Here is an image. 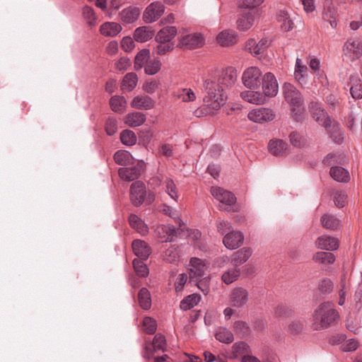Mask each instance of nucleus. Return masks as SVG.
Returning a JSON list of instances; mask_svg holds the SVG:
<instances>
[{"label": "nucleus", "mask_w": 362, "mask_h": 362, "mask_svg": "<svg viewBox=\"0 0 362 362\" xmlns=\"http://www.w3.org/2000/svg\"><path fill=\"white\" fill-rule=\"evenodd\" d=\"M237 79V71L233 66H228L222 71L218 78V83L211 80H206L204 87L207 95L204 98L209 109L218 110L225 104L227 95L224 92L223 86L230 87L235 84Z\"/></svg>", "instance_id": "nucleus-1"}, {"label": "nucleus", "mask_w": 362, "mask_h": 362, "mask_svg": "<svg viewBox=\"0 0 362 362\" xmlns=\"http://www.w3.org/2000/svg\"><path fill=\"white\" fill-rule=\"evenodd\" d=\"M340 320V315L331 301L321 303L313 315V327L315 330L325 329L334 326Z\"/></svg>", "instance_id": "nucleus-2"}, {"label": "nucleus", "mask_w": 362, "mask_h": 362, "mask_svg": "<svg viewBox=\"0 0 362 362\" xmlns=\"http://www.w3.org/2000/svg\"><path fill=\"white\" fill-rule=\"evenodd\" d=\"M177 47L183 50L202 48L205 45V37L201 33L182 35L178 37Z\"/></svg>", "instance_id": "nucleus-3"}, {"label": "nucleus", "mask_w": 362, "mask_h": 362, "mask_svg": "<svg viewBox=\"0 0 362 362\" xmlns=\"http://www.w3.org/2000/svg\"><path fill=\"white\" fill-rule=\"evenodd\" d=\"M262 80V71L256 66L247 68L242 76L244 86L251 90L259 88L261 86Z\"/></svg>", "instance_id": "nucleus-4"}, {"label": "nucleus", "mask_w": 362, "mask_h": 362, "mask_svg": "<svg viewBox=\"0 0 362 362\" xmlns=\"http://www.w3.org/2000/svg\"><path fill=\"white\" fill-rule=\"evenodd\" d=\"M322 127H325L329 138L337 144H341L344 140V132L340 123L334 119H327Z\"/></svg>", "instance_id": "nucleus-5"}, {"label": "nucleus", "mask_w": 362, "mask_h": 362, "mask_svg": "<svg viewBox=\"0 0 362 362\" xmlns=\"http://www.w3.org/2000/svg\"><path fill=\"white\" fill-rule=\"evenodd\" d=\"M130 200L134 206H141L147 197V192L145 184L141 181L134 182L129 190Z\"/></svg>", "instance_id": "nucleus-6"}, {"label": "nucleus", "mask_w": 362, "mask_h": 362, "mask_svg": "<svg viewBox=\"0 0 362 362\" xmlns=\"http://www.w3.org/2000/svg\"><path fill=\"white\" fill-rule=\"evenodd\" d=\"M284 98L291 106L303 105L304 100L301 93L291 83H285L282 87Z\"/></svg>", "instance_id": "nucleus-7"}, {"label": "nucleus", "mask_w": 362, "mask_h": 362, "mask_svg": "<svg viewBox=\"0 0 362 362\" xmlns=\"http://www.w3.org/2000/svg\"><path fill=\"white\" fill-rule=\"evenodd\" d=\"M136 165L120 168L118 174L121 179L125 181H133L136 180L141 175L144 163V160H136Z\"/></svg>", "instance_id": "nucleus-8"}, {"label": "nucleus", "mask_w": 362, "mask_h": 362, "mask_svg": "<svg viewBox=\"0 0 362 362\" xmlns=\"http://www.w3.org/2000/svg\"><path fill=\"white\" fill-rule=\"evenodd\" d=\"M261 85L262 86L263 95L267 97H274L278 93V83L274 74L266 73L262 77Z\"/></svg>", "instance_id": "nucleus-9"}, {"label": "nucleus", "mask_w": 362, "mask_h": 362, "mask_svg": "<svg viewBox=\"0 0 362 362\" xmlns=\"http://www.w3.org/2000/svg\"><path fill=\"white\" fill-rule=\"evenodd\" d=\"M308 109L313 118L320 126L324 125L327 122V119H331V117L318 101H311L308 105Z\"/></svg>", "instance_id": "nucleus-10"}, {"label": "nucleus", "mask_w": 362, "mask_h": 362, "mask_svg": "<svg viewBox=\"0 0 362 362\" xmlns=\"http://www.w3.org/2000/svg\"><path fill=\"white\" fill-rule=\"evenodd\" d=\"M229 299L232 306L242 308L248 302V291L243 287H236L232 290Z\"/></svg>", "instance_id": "nucleus-11"}, {"label": "nucleus", "mask_w": 362, "mask_h": 362, "mask_svg": "<svg viewBox=\"0 0 362 362\" xmlns=\"http://www.w3.org/2000/svg\"><path fill=\"white\" fill-rule=\"evenodd\" d=\"M211 193L215 199L227 206H232L236 202L235 196L232 192L221 187H212Z\"/></svg>", "instance_id": "nucleus-12"}, {"label": "nucleus", "mask_w": 362, "mask_h": 362, "mask_svg": "<svg viewBox=\"0 0 362 362\" xmlns=\"http://www.w3.org/2000/svg\"><path fill=\"white\" fill-rule=\"evenodd\" d=\"M243 240L244 235L240 231L232 230L224 235L223 243L228 249L235 250L243 244Z\"/></svg>", "instance_id": "nucleus-13"}, {"label": "nucleus", "mask_w": 362, "mask_h": 362, "mask_svg": "<svg viewBox=\"0 0 362 362\" xmlns=\"http://www.w3.org/2000/svg\"><path fill=\"white\" fill-rule=\"evenodd\" d=\"M269 45V43L267 38H262L259 42H256V40L253 38H250L245 42V49L256 57L265 50Z\"/></svg>", "instance_id": "nucleus-14"}, {"label": "nucleus", "mask_w": 362, "mask_h": 362, "mask_svg": "<svg viewBox=\"0 0 362 362\" xmlns=\"http://www.w3.org/2000/svg\"><path fill=\"white\" fill-rule=\"evenodd\" d=\"M152 349L146 346L145 348V357L150 359L153 356V352L156 351H164L166 347V339L163 334L160 333L156 334L152 341Z\"/></svg>", "instance_id": "nucleus-15"}, {"label": "nucleus", "mask_w": 362, "mask_h": 362, "mask_svg": "<svg viewBox=\"0 0 362 362\" xmlns=\"http://www.w3.org/2000/svg\"><path fill=\"white\" fill-rule=\"evenodd\" d=\"M315 245L320 250L333 251L338 249L339 240L329 235H322L316 240Z\"/></svg>", "instance_id": "nucleus-16"}, {"label": "nucleus", "mask_w": 362, "mask_h": 362, "mask_svg": "<svg viewBox=\"0 0 362 362\" xmlns=\"http://www.w3.org/2000/svg\"><path fill=\"white\" fill-rule=\"evenodd\" d=\"M132 246L134 255L142 260H146L151 253L150 246L144 240H134Z\"/></svg>", "instance_id": "nucleus-17"}, {"label": "nucleus", "mask_w": 362, "mask_h": 362, "mask_svg": "<svg viewBox=\"0 0 362 362\" xmlns=\"http://www.w3.org/2000/svg\"><path fill=\"white\" fill-rule=\"evenodd\" d=\"M155 35V30L151 26H140L136 28L133 33L135 41L143 43L153 38Z\"/></svg>", "instance_id": "nucleus-18"}, {"label": "nucleus", "mask_w": 362, "mask_h": 362, "mask_svg": "<svg viewBox=\"0 0 362 362\" xmlns=\"http://www.w3.org/2000/svg\"><path fill=\"white\" fill-rule=\"evenodd\" d=\"M216 40L222 47L233 46L238 42V35L234 30H225L217 35Z\"/></svg>", "instance_id": "nucleus-19"}, {"label": "nucleus", "mask_w": 362, "mask_h": 362, "mask_svg": "<svg viewBox=\"0 0 362 362\" xmlns=\"http://www.w3.org/2000/svg\"><path fill=\"white\" fill-rule=\"evenodd\" d=\"M177 33V30L175 26L164 27L158 32L155 40L158 44L171 42L170 41L176 36Z\"/></svg>", "instance_id": "nucleus-20"}, {"label": "nucleus", "mask_w": 362, "mask_h": 362, "mask_svg": "<svg viewBox=\"0 0 362 362\" xmlns=\"http://www.w3.org/2000/svg\"><path fill=\"white\" fill-rule=\"evenodd\" d=\"M323 7H324V11L322 13L323 19L326 21H328L332 28H336V26H337V21H336L337 11L333 5L332 0H324Z\"/></svg>", "instance_id": "nucleus-21"}, {"label": "nucleus", "mask_w": 362, "mask_h": 362, "mask_svg": "<svg viewBox=\"0 0 362 362\" xmlns=\"http://www.w3.org/2000/svg\"><path fill=\"white\" fill-rule=\"evenodd\" d=\"M288 147V144L282 139H272L268 144L269 152L274 156H285Z\"/></svg>", "instance_id": "nucleus-22"}, {"label": "nucleus", "mask_w": 362, "mask_h": 362, "mask_svg": "<svg viewBox=\"0 0 362 362\" xmlns=\"http://www.w3.org/2000/svg\"><path fill=\"white\" fill-rule=\"evenodd\" d=\"M255 15L252 11H243L237 20L238 29L242 31L249 30L253 25Z\"/></svg>", "instance_id": "nucleus-23"}, {"label": "nucleus", "mask_w": 362, "mask_h": 362, "mask_svg": "<svg viewBox=\"0 0 362 362\" xmlns=\"http://www.w3.org/2000/svg\"><path fill=\"white\" fill-rule=\"evenodd\" d=\"M154 105V100L147 95L135 96L131 102V106L138 110H150Z\"/></svg>", "instance_id": "nucleus-24"}, {"label": "nucleus", "mask_w": 362, "mask_h": 362, "mask_svg": "<svg viewBox=\"0 0 362 362\" xmlns=\"http://www.w3.org/2000/svg\"><path fill=\"white\" fill-rule=\"evenodd\" d=\"M157 230L163 243L173 242L177 237V229L173 225H162L158 227Z\"/></svg>", "instance_id": "nucleus-25"}, {"label": "nucleus", "mask_w": 362, "mask_h": 362, "mask_svg": "<svg viewBox=\"0 0 362 362\" xmlns=\"http://www.w3.org/2000/svg\"><path fill=\"white\" fill-rule=\"evenodd\" d=\"M240 96L244 100L257 105L264 104L267 100L265 95L259 91L245 90Z\"/></svg>", "instance_id": "nucleus-26"}, {"label": "nucleus", "mask_w": 362, "mask_h": 362, "mask_svg": "<svg viewBox=\"0 0 362 362\" xmlns=\"http://www.w3.org/2000/svg\"><path fill=\"white\" fill-rule=\"evenodd\" d=\"M252 251L249 247H243L242 249L235 252L231 257V263L235 267H239L243 264L250 257Z\"/></svg>", "instance_id": "nucleus-27"}, {"label": "nucleus", "mask_w": 362, "mask_h": 362, "mask_svg": "<svg viewBox=\"0 0 362 362\" xmlns=\"http://www.w3.org/2000/svg\"><path fill=\"white\" fill-rule=\"evenodd\" d=\"M128 221L130 226L141 235H145L148 233V228L147 225L137 215L131 214L129 216Z\"/></svg>", "instance_id": "nucleus-28"}, {"label": "nucleus", "mask_w": 362, "mask_h": 362, "mask_svg": "<svg viewBox=\"0 0 362 362\" xmlns=\"http://www.w3.org/2000/svg\"><path fill=\"white\" fill-rule=\"evenodd\" d=\"M140 13L141 11L139 8L129 6L123 9L119 13V16L124 23L129 24L136 21L140 16Z\"/></svg>", "instance_id": "nucleus-29"}, {"label": "nucleus", "mask_w": 362, "mask_h": 362, "mask_svg": "<svg viewBox=\"0 0 362 362\" xmlns=\"http://www.w3.org/2000/svg\"><path fill=\"white\" fill-rule=\"evenodd\" d=\"M122 26L115 22H105L100 27V32L104 36L115 37L122 30Z\"/></svg>", "instance_id": "nucleus-30"}, {"label": "nucleus", "mask_w": 362, "mask_h": 362, "mask_svg": "<svg viewBox=\"0 0 362 362\" xmlns=\"http://www.w3.org/2000/svg\"><path fill=\"white\" fill-rule=\"evenodd\" d=\"M111 110L118 114H122L125 111L127 107V100L122 95H113L109 100Z\"/></svg>", "instance_id": "nucleus-31"}, {"label": "nucleus", "mask_w": 362, "mask_h": 362, "mask_svg": "<svg viewBox=\"0 0 362 362\" xmlns=\"http://www.w3.org/2000/svg\"><path fill=\"white\" fill-rule=\"evenodd\" d=\"M330 176L337 182H348L350 180L349 173L341 166H333L329 170Z\"/></svg>", "instance_id": "nucleus-32"}, {"label": "nucleus", "mask_w": 362, "mask_h": 362, "mask_svg": "<svg viewBox=\"0 0 362 362\" xmlns=\"http://www.w3.org/2000/svg\"><path fill=\"white\" fill-rule=\"evenodd\" d=\"M146 120L145 114L140 112L129 113L125 117L124 122L131 127H136L143 124Z\"/></svg>", "instance_id": "nucleus-33"}, {"label": "nucleus", "mask_w": 362, "mask_h": 362, "mask_svg": "<svg viewBox=\"0 0 362 362\" xmlns=\"http://www.w3.org/2000/svg\"><path fill=\"white\" fill-rule=\"evenodd\" d=\"M349 83L351 84L350 93L353 98H362V81L358 76H351L349 77Z\"/></svg>", "instance_id": "nucleus-34"}, {"label": "nucleus", "mask_w": 362, "mask_h": 362, "mask_svg": "<svg viewBox=\"0 0 362 362\" xmlns=\"http://www.w3.org/2000/svg\"><path fill=\"white\" fill-rule=\"evenodd\" d=\"M322 226L329 230H335L340 226V220L335 216L329 214H325L320 218Z\"/></svg>", "instance_id": "nucleus-35"}, {"label": "nucleus", "mask_w": 362, "mask_h": 362, "mask_svg": "<svg viewBox=\"0 0 362 362\" xmlns=\"http://www.w3.org/2000/svg\"><path fill=\"white\" fill-rule=\"evenodd\" d=\"M189 265L192 267L190 269L191 278L193 276L202 277L204 275L205 265L201 259L192 257L189 261Z\"/></svg>", "instance_id": "nucleus-36"}, {"label": "nucleus", "mask_w": 362, "mask_h": 362, "mask_svg": "<svg viewBox=\"0 0 362 362\" xmlns=\"http://www.w3.org/2000/svg\"><path fill=\"white\" fill-rule=\"evenodd\" d=\"M234 332L242 339H246L251 336V329L250 325L243 320H237L233 325Z\"/></svg>", "instance_id": "nucleus-37"}, {"label": "nucleus", "mask_w": 362, "mask_h": 362, "mask_svg": "<svg viewBox=\"0 0 362 362\" xmlns=\"http://www.w3.org/2000/svg\"><path fill=\"white\" fill-rule=\"evenodd\" d=\"M138 83V76L134 72L127 73L124 77L121 83V89L122 90L127 89L128 91L133 90Z\"/></svg>", "instance_id": "nucleus-38"}, {"label": "nucleus", "mask_w": 362, "mask_h": 362, "mask_svg": "<svg viewBox=\"0 0 362 362\" xmlns=\"http://www.w3.org/2000/svg\"><path fill=\"white\" fill-rule=\"evenodd\" d=\"M139 306L144 310H148L151 307V296L149 291L142 287L138 293Z\"/></svg>", "instance_id": "nucleus-39"}, {"label": "nucleus", "mask_w": 362, "mask_h": 362, "mask_svg": "<svg viewBox=\"0 0 362 362\" xmlns=\"http://www.w3.org/2000/svg\"><path fill=\"white\" fill-rule=\"evenodd\" d=\"M163 259L165 262L175 264L179 261L180 251L178 246L171 245L163 253Z\"/></svg>", "instance_id": "nucleus-40"}, {"label": "nucleus", "mask_w": 362, "mask_h": 362, "mask_svg": "<svg viewBox=\"0 0 362 362\" xmlns=\"http://www.w3.org/2000/svg\"><path fill=\"white\" fill-rule=\"evenodd\" d=\"M313 260L315 262L322 264H331L335 262L334 255L329 252H317L313 255Z\"/></svg>", "instance_id": "nucleus-41"}, {"label": "nucleus", "mask_w": 362, "mask_h": 362, "mask_svg": "<svg viewBox=\"0 0 362 362\" xmlns=\"http://www.w3.org/2000/svg\"><path fill=\"white\" fill-rule=\"evenodd\" d=\"M215 338L225 344H230L234 339L233 334L226 327H219L215 333Z\"/></svg>", "instance_id": "nucleus-42"}, {"label": "nucleus", "mask_w": 362, "mask_h": 362, "mask_svg": "<svg viewBox=\"0 0 362 362\" xmlns=\"http://www.w3.org/2000/svg\"><path fill=\"white\" fill-rule=\"evenodd\" d=\"M345 48L352 52L354 54V57L357 59L362 56V40H353L352 42L347 40L344 45V50Z\"/></svg>", "instance_id": "nucleus-43"}, {"label": "nucleus", "mask_w": 362, "mask_h": 362, "mask_svg": "<svg viewBox=\"0 0 362 362\" xmlns=\"http://www.w3.org/2000/svg\"><path fill=\"white\" fill-rule=\"evenodd\" d=\"M120 141L125 146H133L136 144L137 137L136 134L130 129H124L120 133Z\"/></svg>", "instance_id": "nucleus-44"}, {"label": "nucleus", "mask_w": 362, "mask_h": 362, "mask_svg": "<svg viewBox=\"0 0 362 362\" xmlns=\"http://www.w3.org/2000/svg\"><path fill=\"white\" fill-rule=\"evenodd\" d=\"M240 275V271L238 267L228 269L226 272H223L221 279L226 284H230L238 279Z\"/></svg>", "instance_id": "nucleus-45"}, {"label": "nucleus", "mask_w": 362, "mask_h": 362, "mask_svg": "<svg viewBox=\"0 0 362 362\" xmlns=\"http://www.w3.org/2000/svg\"><path fill=\"white\" fill-rule=\"evenodd\" d=\"M166 193L175 202L179 199V193L177 186L174 181L170 178H166L164 181Z\"/></svg>", "instance_id": "nucleus-46"}, {"label": "nucleus", "mask_w": 362, "mask_h": 362, "mask_svg": "<svg viewBox=\"0 0 362 362\" xmlns=\"http://www.w3.org/2000/svg\"><path fill=\"white\" fill-rule=\"evenodd\" d=\"M199 302V298L195 294H191L185 297L180 304V308L182 310H187L197 305Z\"/></svg>", "instance_id": "nucleus-47"}, {"label": "nucleus", "mask_w": 362, "mask_h": 362, "mask_svg": "<svg viewBox=\"0 0 362 362\" xmlns=\"http://www.w3.org/2000/svg\"><path fill=\"white\" fill-rule=\"evenodd\" d=\"M291 116L295 122H302L305 118V109L303 105L291 106Z\"/></svg>", "instance_id": "nucleus-48"}, {"label": "nucleus", "mask_w": 362, "mask_h": 362, "mask_svg": "<svg viewBox=\"0 0 362 362\" xmlns=\"http://www.w3.org/2000/svg\"><path fill=\"white\" fill-rule=\"evenodd\" d=\"M134 269L136 274L141 277L148 276L149 271L146 264L142 259H134L132 262Z\"/></svg>", "instance_id": "nucleus-49"}, {"label": "nucleus", "mask_w": 362, "mask_h": 362, "mask_svg": "<svg viewBox=\"0 0 362 362\" xmlns=\"http://www.w3.org/2000/svg\"><path fill=\"white\" fill-rule=\"evenodd\" d=\"M153 133L149 127L141 129L139 132V144L145 147L150 143Z\"/></svg>", "instance_id": "nucleus-50"}, {"label": "nucleus", "mask_w": 362, "mask_h": 362, "mask_svg": "<svg viewBox=\"0 0 362 362\" xmlns=\"http://www.w3.org/2000/svg\"><path fill=\"white\" fill-rule=\"evenodd\" d=\"M117 120L114 117H108L105 123V131L108 136H113L117 131Z\"/></svg>", "instance_id": "nucleus-51"}, {"label": "nucleus", "mask_w": 362, "mask_h": 362, "mask_svg": "<svg viewBox=\"0 0 362 362\" xmlns=\"http://www.w3.org/2000/svg\"><path fill=\"white\" fill-rule=\"evenodd\" d=\"M144 332L148 334H153L157 329V322L151 317H145L143 320Z\"/></svg>", "instance_id": "nucleus-52"}, {"label": "nucleus", "mask_w": 362, "mask_h": 362, "mask_svg": "<svg viewBox=\"0 0 362 362\" xmlns=\"http://www.w3.org/2000/svg\"><path fill=\"white\" fill-rule=\"evenodd\" d=\"M161 62L158 59H153L149 63L146 64L144 69V72L147 75L153 76L156 74L161 68Z\"/></svg>", "instance_id": "nucleus-53"}, {"label": "nucleus", "mask_w": 362, "mask_h": 362, "mask_svg": "<svg viewBox=\"0 0 362 362\" xmlns=\"http://www.w3.org/2000/svg\"><path fill=\"white\" fill-rule=\"evenodd\" d=\"M347 200V194L344 191H336L333 194V201L334 204L338 208H343Z\"/></svg>", "instance_id": "nucleus-54"}, {"label": "nucleus", "mask_w": 362, "mask_h": 362, "mask_svg": "<svg viewBox=\"0 0 362 362\" xmlns=\"http://www.w3.org/2000/svg\"><path fill=\"white\" fill-rule=\"evenodd\" d=\"M153 4L148 5L143 13V21L146 23H151L158 19V17H157V15L155 13V8H153Z\"/></svg>", "instance_id": "nucleus-55"}, {"label": "nucleus", "mask_w": 362, "mask_h": 362, "mask_svg": "<svg viewBox=\"0 0 362 362\" xmlns=\"http://www.w3.org/2000/svg\"><path fill=\"white\" fill-rule=\"evenodd\" d=\"M333 282L328 278H324L319 281L318 289L322 293H330L333 291Z\"/></svg>", "instance_id": "nucleus-56"}, {"label": "nucleus", "mask_w": 362, "mask_h": 362, "mask_svg": "<svg viewBox=\"0 0 362 362\" xmlns=\"http://www.w3.org/2000/svg\"><path fill=\"white\" fill-rule=\"evenodd\" d=\"M263 2L264 0H243L239 7L241 9H245V11H252L255 15V9Z\"/></svg>", "instance_id": "nucleus-57"}, {"label": "nucleus", "mask_w": 362, "mask_h": 362, "mask_svg": "<svg viewBox=\"0 0 362 362\" xmlns=\"http://www.w3.org/2000/svg\"><path fill=\"white\" fill-rule=\"evenodd\" d=\"M151 57L150 49L147 48H144L141 49L135 56L134 61L139 63H141L145 64L148 62V59Z\"/></svg>", "instance_id": "nucleus-58"}, {"label": "nucleus", "mask_w": 362, "mask_h": 362, "mask_svg": "<svg viewBox=\"0 0 362 362\" xmlns=\"http://www.w3.org/2000/svg\"><path fill=\"white\" fill-rule=\"evenodd\" d=\"M289 140L291 144L297 148H300L303 146L304 142L303 140V137L300 135V134L297 132H291L289 134Z\"/></svg>", "instance_id": "nucleus-59"}, {"label": "nucleus", "mask_w": 362, "mask_h": 362, "mask_svg": "<svg viewBox=\"0 0 362 362\" xmlns=\"http://www.w3.org/2000/svg\"><path fill=\"white\" fill-rule=\"evenodd\" d=\"M121 47L124 52H130L135 47V43L130 36H125L121 40Z\"/></svg>", "instance_id": "nucleus-60"}, {"label": "nucleus", "mask_w": 362, "mask_h": 362, "mask_svg": "<svg viewBox=\"0 0 362 362\" xmlns=\"http://www.w3.org/2000/svg\"><path fill=\"white\" fill-rule=\"evenodd\" d=\"M216 227L218 232L221 235H226L227 233L233 230L231 224L226 221H218L216 224Z\"/></svg>", "instance_id": "nucleus-61"}, {"label": "nucleus", "mask_w": 362, "mask_h": 362, "mask_svg": "<svg viewBox=\"0 0 362 362\" xmlns=\"http://www.w3.org/2000/svg\"><path fill=\"white\" fill-rule=\"evenodd\" d=\"M261 110L262 109L260 107L249 112L247 115L249 119L257 123H262L264 116H262V112Z\"/></svg>", "instance_id": "nucleus-62"}, {"label": "nucleus", "mask_w": 362, "mask_h": 362, "mask_svg": "<svg viewBox=\"0 0 362 362\" xmlns=\"http://www.w3.org/2000/svg\"><path fill=\"white\" fill-rule=\"evenodd\" d=\"M292 309L286 305H279L276 307L275 314L278 317H288L292 314Z\"/></svg>", "instance_id": "nucleus-63"}, {"label": "nucleus", "mask_w": 362, "mask_h": 362, "mask_svg": "<svg viewBox=\"0 0 362 362\" xmlns=\"http://www.w3.org/2000/svg\"><path fill=\"white\" fill-rule=\"evenodd\" d=\"M159 85L160 83L152 80L151 81H146L142 88L146 93L152 94L158 88Z\"/></svg>", "instance_id": "nucleus-64"}]
</instances>
